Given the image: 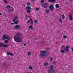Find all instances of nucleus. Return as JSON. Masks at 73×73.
Returning <instances> with one entry per match:
<instances>
[{
    "label": "nucleus",
    "mask_w": 73,
    "mask_h": 73,
    "mask_svg": "<svg viewBox=\"0 0 73 73\" xmlns=\"http://www.w3.org/2000/svg\"><path fill=\"white\" fill-rule=\"evenodd\" d=\"M5 39H7L5 41V42L6 44H7L8 42V40H10V37L8 36L4 35L2 37V39L3 40H5Z\"/></svg>",
    "instance_id": "f03ea898"
},
{
    "label": "nucleus",
    "mask_w": 73,
    "mask_h": 73,
    "mask_svg": "<svg viewBox=\"0 0 73 73\" xmlns=\"http://www.w3.org/2000/svg\"><path fill=\"white\" fill-rule=\"evenodd\" d=\"M69 17H72V16L71 15H69Z\"/></svg>",
    "instance_id": "09e8293b"
},
{
    "label": "nucleus",
    "mask_w": 73,
    "mask_h": 73,
    "mask_svg": "<svg viewBox=\"0 0 73 73\" xmlns=\"http://www.w3.org/2000/svg\"><path fill=\"white\" fill-rule=\"evenodd\" d=\"M36 40H37V38H36Z\"/></svg>",
    "instance_id": "13d9d810"
},
{
    "label": "nucleus",
    "mask_w": 73,
    "mask_h": 73,
    "mask_svg": "<svg viewBox=\"0 0 73 73\" xmlns=\"http://www.w3.org/2000/svg\"><path fill=\"white\" fill-rule=\"evenodd\" d=\"M0 15H1V13H0Z\"/></svg>",
    "instance_id": "5fc2aeb1"
},
{
    "label": "nucleus",
    "mask_w": 73,
    "mask_h": 73,
    "mask_svg": "<svg viewBox=\"0 0 73 73\" xmlns=\"http://www.w3.org/2000/svg\"><path fill=\"white\" fill-rule=\"evenodd\" d=\"M4 65H6V63H4L3 64Z\"/></svg>",
    "instance_id": "8fccbe9b"
},
{
    "label": "nucleus",
    "mask_w": 73,
    "mask_h": 73,
    "mask_svg": "<svg viewBox=\"0 0 73 73\" xmlns=\"http://www.w3.org/2000/svg\"><path fill=\"white\" fill-rule=\"evenodd\" d=\"M14 39L16 42H20L22 41L21 38H20V36H18L14 35Z\"/></svg>",
    "instance_id": "f257e3e1"
},
{
    "label": "nucleus",
    "mask_w": 73,
    "mask_h": 73,
    "mask_svg": "<svg viewBox=\"0 0 73 73\" xmlns=\"http://www.w3.org/2000/svg\"><path fill=\"white\" fill-rule=\"evenodd\" d=\"M28 17H29V18H31V17L29 16H28Z\"/></svg>",
    "instance_id": "864d4df0"
},
{
    "label": "nucleus",
    "mask_w": 73,
    "mask_h": 73,
    "mask_svg": "<svg viewBox=\"0 0 73 73\" xmlns=\"http://www.w3.org/2000/svg\"><path fill=\"white\" fill-rule=\"evenodd\" d=\"M49 8L51 11H53V5H51L49 6Z\"/></svg>",
    "instance_id": "6e6552de"
},
{
    "label": "nucleus",
    "mask_w": 73,
    "mask_h": 73,
    "mask_svg": "<svg viewBox=\"0 0 73 73\" xmlns=\"http://www.w3.org/2000/svg\"><path fill=\"white\" fill-rule=\"evenodd\" d=\"M69 19L70 20H73V18L72 17H70V18H69Z\"/></svg>",
    "instance_id": "c756f323"
},
{
    "label": "nucleus",
    "mask_w": 73,
    "mask_h": 73,
    "mask_svg": "<svg viewBox=\"0 0 73 73\" xmlns=\"http://www.w3.org/2000/svg\"><path fill=\"white\" fill-rule=\"evenodd\" d=\"M35 23H37V20H35Z\"/></svg>",
    "instance_id": "2f4dec72"
},
{
    "label": "nucleus",
    "mask_w": 73,
    "mask_h": 73,
    "mask_svg": "<svg viewBox=\"0 0 73 73\" xmlns=\"http://www.w3.org/2000/svg\"><path fill=\"white\" fill-rule=\"evenodd\" d=\"M13 24H14V23H11V25H13Z\"/></svg>",
    "instance_id": "3c124183"
},
{
    "label": "nucleus",
    "mask_w": 73,
    "mask_h": 73,
    "mask_svg": "<svg viewBox=\"0 0 73 73\" xmlns=\"http://www.w3.org/2000/svg\"><path fill=\"white\" fill-rule=\"evenodd\" d=\"M25 17L27 18V17H28V15H26L25 16Z\"/></svg>",
    "instance_id": "79ce46f5"
},
{
    "label": "nucleus",
    "mask_w": 73,
    "mask_h": 73,
    "mask_svg": "<svg viewBox=\"0 0 73 73\" xmlns=\"http://www.w3.org/2000/svg\"><path fill=\"white\" fill-rule=\"evenodd\" d=\"M59 22H60V23H62V19H61V18H59Z\"/></svg>",
    "instance_id": "412c9836"
},
{
    "label": "nucleus",
    "mask_w": 73,
    "mask_h": 73,
    "mask_svg": "<svg viewBox=\"0 0 73 73\" xmlns=\"http://www.w3.org/2000/svg\"><path fill=\"white\" fill-rule=\"evenodd\" d=\"M17 35H20V33H17Z\"/></svg>",
    "instance_id": "4c0bfd02"
},
{
    "label": "nucleus",
    "mask_w": 73,
    "mask_h": 73,
    "mask_svg": "<svg viewBox=\"0 0 73 73\" xmlns=\"http://www.w3.org/2000/svg\"><path fill=\"white\" fill-rule=\"evenodd\" d=\"M69 46H67L66 47V48L64 49L66 51V52H70V51L69 50Z\"/></svg>",
    "instance_id": "0eeeda50"
},
{
    "label": "nucleus",
    "mask_w": 73,
    "mask_h": 73,
    "mask_svg": "<svg viewBox=\"0 0 73 73\" xmlns=\"http://www.w3.org/2000/svg\"><path fill=\"white\" fill-rule=\"evenodd\" d=\"M10 7H11L10 5H8L7 6L6 8L7 9H9V8Z\"/></svg>",
    "instance_id": "5701e85b"
},
{
    "label": "nucleus",
    "mask_w": 73,
    "mask_h": 73,
    "mask_svg": "<svg viewBox=\"0 0 73 73\" xmlns=\"http://www.w3.org/2000/svg\"><path fill=\"white\" fill-rule=\"evenodd\" d=\"M3 47H6V48H8V45H6V44H5L3 46Z\"/></svg>",
    "instance_id": "dca6fc26"
},
{
    "label": "nucleus",
    "mask_w": 73,
    "mask_h": 73,
    "mask_svg": "<svg viewBox=\"0 0 73 73\" xmlns=\"http://www.w3.org/2000/svg\"><path fill=\"white\" fill-rule=\"evenodd\" d=\"M54 63H53L54 65H56V62H54Z\"/></svg>",
    "instance_id": "49530a36"
},
{
    "label": "nucleus",
    "mask_w": 73,
    "mask_h": 73,
    "mask_svg": "<svg viewBox=\"0 0 73 73\" xmlns=\"http://www.w3.org/2000/svg\"><path fill=\"white\" fill-rule=\"evenodd\" d=\"M7 54L8 56H9V55H10V53L9 52H7Z\"/></svg>",
    "instance_id": "c85d7f7f"
},
{
    "label": "nucleus",
    "mask_w": 73,
    "mask_h": 73,
    "mask_svg": "<svg viewBox=\"0 0 73 73\" xmlns=\"http://www.w3.org/2000/svg\"><path fill=\"white\" fill-rule=\"evenodd\" d=\"M48 72L49 73H54V70H53L49 69L48 70Z\"/></svg>",
    "instance_id": "9d476101"
},
{
    "label": "nucleus",
    "mask_w": 73,
    "mask_h": 73,
    "mask_svg": "<svg viewBox=\"0 0 73 73\" xmlns=\"http://www.w3.org/2000/svg\"><path fill=\"white\" fill-rule=\"evenodd\" d=\"M70 1L72 2V1H73V0H70Z\"/></svg>",
    "instance_id": "603ef678"
},
{
    "label": "nucleus",
    "mask_w": 73,
    "mask_h": 73,
    "mask_svg": "<svg viewBox=\"0 0 73 73\" xmlns=\"http://www.w3.org/2000/svg\"><path fill=\"white\" fill-rule=\"evenodd\" d=\"M30 20V21H31V22H32V21H33V20H32V19H30V20Z\"/></svg>",
    "instance_id": "c03bdc74"
},
{
    "label": "nucleus",
    "mask_w": 73,
    "mask_h": 73,
    "mask_svg": "<svg viewBox=\"0 0 73 73\" xmlns=\"http://www.w3.org/2000/svg\"><path fill=\"white\" fill-rule=\"evenodd\" d=\"M40 2L42 3H44V0H41L40 1Z\"/></svg>",
    "instance_id": "a878e982"
},
{
    "label": "nucleus",
    "mask_w": 73,
    "mask_h": 73,
    "mask_svg": "<svg viewBox=\"0 0 73 73\" xmlns=\"http://www.w3.org/2000/svg\"><path fill=\"white\" fill-rule=\"evenodd\" d=\"M13 22L15 24H17L19 21V19L17 17H14L13 19Z\"/></svg>",
    "instance_id": "7ed1b4c3"
},
{
    "label": "nucleus",
    "mask_w": 73,
    "mask_h": 73,
    "mask_svg": "<svg viewBox=\"0 0 73 73\" xmlns=\"http://www.w3.org/2000/svg\"><path fill=\"white\" fill-rule=\"evenodd\" d=\"M45 12L47 13H48L49 12V10L48 9L46 10Z\"/></svg>",
    "instance_id": "6ab92c4d"
},
{
    "label": "nucleus",
    "mask_w": 73,
    "mask_h": 73,
    "mask_svg": "<svg viewBox=\"0 0 73 73\" xmlns=\"http://www.w3.org/2000/svg\"><path fill=\"white\" fill-rule=\"evenodd\" d=\"M50 60V61H52V60H53V58H52V57H51Z\"/></svg>",
    "instance_id": "393cba45"
},
{
    "label": "nucleus",
    "mask_w": 73,
    "mask_h": 73,
    "mask_svg": "<svg viewBox=\"0 0 73 73\" xmlns=\"http://www.w3.org/2000/svg\"><path fill=\"white\" fill-rule=\"evenodd\" d=\"M20 25H17L13 27L15 29H20Z\"/></svg>",
    "instance_id": "39448f33"
},
{
    "label": "nucleus",
    "mask_w": 73,
    "mask_h": 73,
    "mask_svg": "<svg viewBox=\"0 0 73 73\" xmlns=\"http://www.w3.org/2000/svg\"><path fill=\"white\" fill-rule=\"evenodd\" d=\"M31 24V25H33V23L32 22H31L30 23Z\"/></svg>",
    "instance_id": "e433bc0d"
},
{
    "label": "nucleus",
    "mask_w": 73,
    "mask_h": 73,
    "mask_svg": "<svg viewBox=\"0 0 73 73\" xmlns=\"http://www.w3.org/2000/svg\"><path fill=\"white\" fill-rule=\"evenodd\" d=\"M62 19H65V16H64V15H62Z\"/></svg>",
    "instance_id": "4be33fe9"
},
{
    "label": "nucleus",
    "mask_w": 73,
    "mask_h": 73,
    "mask_svg": "<svg viewBox=\"0 0 73 73\" xmlns=\"http://www.w3.org/2000/svg\"><path fill=\"white\" fill-rule=\"evenodd\" d=\"M9 58V59H10V58L9 57V58Z\"/></svg>",
    "instance_id": "4d7b16f0"
},
{
    "label": "nucleus",
    "mask_w": 73,
    "mask_h": 73,
    "mask_svg": "<svg viewBox=\"0 0 73 73\" xmlns=\"http://www.w3.org/2000/svg\"><path fill=\"white\" fill-rule=\"evenodd\" d=\"M1 28V26H0V28Z\"/></svg>",
    "instance_id": "bf43d9fd"
},
{
    "label": "nucleus",
    "mask_w": 73,
    "mask_h": 73,
    "mask_svg": "<svg viewBox=\"0 0 73 73\" xmlns=\"http://www.w3.org/2000/svg\"><path fill=\"white\" fill-rule=\"evenodd\" d=\"M31 12V11L29 10H27V13H29V12Z\"/></svg>",
    "instance_id": "bb28decb"
},
{
    "label": "nucleus",
    "mask_w": 73,
    "mask_h": 73,
    "mask_svg": "<svg viewBox=\"0 0 73 73\" xmlns=\"http://www.w3.org/2000/svg\"><path fill=\"white\" fill-rule=\"evenodd\" d=\"M53 66L52 65H51V66H50L49 68V69L53 70Z\"/></svg>",
    "instance_id": "4468645a"
},
{
    "label": "nucleus",
    "mask_w": 73,
    "mask_h": 73,
    "mask_svg": "<svg viewBox=\"0 0 73 73\" xmlns=\"http://www.w3.org/2000/svg\"><path fill=\"white\" fill-rule=\"evenodd\" d=\"M26 45H27V44L25 43V44H24V46H26Z\"/></svg>",
    "instance_id": "58836bf2"
},
{
    "label": "nucleus",
    "mask_w": 73,
    "mask_h": 73,
    "mask_svg": "<svg viewBox=\"0 0 73 73\" xmlns=\"http://www.w3.org/2000/svg\"><path fill=\"white\" fill-rule=\"evenodd\" d=\"M31 9L32 8L31 7L29 6H28L26 8V10H31Z\"/></svg>",
    "instance_id": "1a4fd4ad"
},
{
    "label": "nucleus",
    "mask_w": 73,
    "mask_h": 73,
    "mask_svg": "<svg viewBox=\"0 0 73 73\" xmlns=\"http://www.w3.org/2000/svg\"><path fill=\"white\" fill-rule=\"evenodd\" d=\"M3 1L5 3H7V1L6 0H3Z\"/></svg>",
    "instance_id": "72a5a7b5"
},
{
    "label": "nucleus",
    "mask_w": 73,
    "mask_h": 73,
    "mask_svg": "<svg viewBox=\"0 0 73 73\" xmlns=\"http://www.w3.org/2000/svg\"><path fill=\"white\" fill-rule=\"evenodd\" d=\"M31 54V52H28V56H30Z\"/></svg>",
    "instance_id": "b1692460"
},
{
    "label": "nucleus",
    "mask_w": 73,
    "mask_h": 73,
    "mask_svg": "<svg viewBox=\"0 0 73 73\" xmlns=\"http://www.w3.org/2000/svg\"><path fill=\"white\" fill-rule=\"evenodd\" d=\"M29 22H30V21L29 20L27 21V23H29Z\"/></svg>",
    "instance_id": "37998d69"
},
{
    "label": "nucleus",
    "mask_w": 73,
    "mask_h": 73,
    "mask_svg": "<svg viewBox=\"0 0 73 73\" xmlns=\"http://www.w3.org/2000/svg\"><path fill=\"white\" fill-rule=\"evenodd\" d=\"M11 8L12 9H9L8 10L9 11V14H11L12 12L14 11V9L13 7H11Z\"/></svg>",
    "instance_id": "423d86ee"
},
{
    "label": "nucleus",
    "mask_w": 73,
    "mask_h": 73,
    "mask_svg": "<svg viewBox=\"0 0 73 73\" xmlns=\"http://www.w3.org/2000/svg\"><path fill=\"white\" fill-rule=\"evenodd\" d=\"M63 47H65V46H64V45H62L61 47V48H63Z\"/></svg>",
    "instance_id": "ea45409f"
},
{
    "label": "nucleus",
    "mask_w": 73,
    "mask_h": 73,
    "mask_svg": "<svg viewBox=\"0 0 73 73\" xmlns=\"http://www.w3.org/2000/svg\"><path fill=\"white\" fill-rule=\"evenodd\" d=\"M48 65V63H45L44 64V65L45 66H47Z\"/></svg>",
    "instance_id": "a211bd4d"
},
{
    "label": "nucleus",
    "mask_w": 73,
    "mask_h": 73,
    "mask_svg": "<svg viewBox=\"0 0 73 73\" xmlns=\"http://www.w3.org/2000/svg\"><path fill=\"white\" fill-rule=\"evenodd\" d=\"M39 10V8H38L37 7L36 8V11H38Z\"/></svg>",
    "instance_id": "473e14b6"
},
{
    "label": "nucleus",
    "mask_w": 73,
    "mask_h": 73,
    "mask_svg": "<svg viewBox=\"0 0 73 73\" xmlns=\"http://www.w3.org/2000/svg\"><path fill=\"white\" fill-rule=\"evenodd\" d=\"M27 5H28V6L30 5H31V3H27Z\"/></svg>",
    "instance_id": "cd10ccee"
},
{
    "label": "nucleus",
    "mask_w": 73,
    "mask_h": 73,
    "mask_svg": "<svg viewBox=\"0 0 73 73\" xmlns=\"http://www.w3.org/2000/svg\"><path fill=\"white\" fill-rule=\"evenodd\" d=\"M29 29H31V30H32V29H33V27L32 25H30L29 27Z\"/></svg>",
    "instance_id": "9b49d317"
},
{
    "label": "nucleus",
    "mask_w": 73,
    "mask_h": 73,
    "mask_svg": "<svg viewBox=\"0 0 73 73\" xmlns=\"http://www.w3.org/2000/svg\"><path fill=\"white\" fill-rule=\"evenodd\" d=\"M31 0L33 2H34L35 1V0Z\"/></svg>",
    "instance_id": "a18cd8bd"
},
{
    "label": "nucleus",
    "mask_w": 73,
    "mask_h": 73,
    "mask_svg": "<svg viewBox=\"0 0 73 73\" xmlns=\"http://www.w3.org/2000/svg\"><path fill=\"white\" fill-rule=\"evenodd\" d=\"M63 37L64 38H67V36H65V35H64L63 36Z\"/></svg>",
    "instance_id": "7c9ffc66"
},
{
    "label": "nucleus",
    "mask_w": 73,
    "mask_h": 73,
    "mask_svg": "<svg viewBox=\"0 0 73 73\" xmlns=\"http://www.w3.org/2000/svg\"><path fill=\"white\" fill-rule=\"evenodd\" d=\"M3 44L2 43H0V47H3Z\"/></svg>",
    "instance_id": "aec40b11"
},
{
    "label": "nucleus",
    "mask_w": 73,
    "mask_h": 73,
    "mask_svg": "<svg viewBox=\"0 0 73 73\" xmlns=\"http://www.w3.org/2000/svg\"><path fill=\"white\" fill-rule=\"evenodd\" d=\"M27 73H29V72H27Z\"/></svg>",
    "instance_id": "052dcab7"
},
{
    "label": "nucleus",
    "mask_w": 73,
    "mask_h": 73,
    "mask_svg": "<svg viewBox=\"0 0 73 73\" xmlns=\"http://www.w3.org/2000/svg\"><path fill=\"white\" fill-rule=\"evenodd\" d=\"M72 13H73V11H72Z\"/></svg>",
    "instance_id": "6e6d98bb"
},
{
    "label": "nucleus",
    "mask_w": 73,
    "mask_h": 73,
    "mask_svg": "<svg viewBox=\"0 0 73 73\" xmlns=\"http://www.w3.org/2000/svg\"><path fill=\"white\" fill-rule=\"evenodd\" d=\"M46 54H47V52H46L42 51H41L40 55L41 57H42L43 56H45Z\"/></svg>",
    "instance_id": "20e7f679"
},
{
    "label": "nucleus",
    "mask_w": 73,
    "mask_h": 73,
    "mask_svg": "<svg viewBox=\"0 0 73 73\" xmlns=\"http://www.w3.org/2000/svg\"><path fill=\"white\" fill-rule=\"evenodd\" d=\"M10 55L11 56H12V55H13V53L12 52H11L10 53Z\"/></svg>",
    "instance_id": "c9c22d12"
},
{
    "label": "nucleus",
    "mask_w": 73,
    "mask_h": 73,
    "mask_svg": "<svg viewBox=\"0 0 73 73\" xmlns=\"http://www.w3.org/2000/svg\"><path fill=\"white\" fill-rule=\"evenodd\" d=\"M29 68L30 69H32V67H31V66H29Z\"/></svg>",
    "instance_id": "f704fd0d"
},
{
    "label": "nucleus",
    "mask_w": 73,
    "mask_h": 73,
    "mask_svg": "<svg viewBox=\"0 0 73 73\" xmlns=\"http://www.w3.org/2000/svg\"><path fill=\"white\" fill-rule=\"evenodd\" d=\"M60 52L62 53H65V51L63 50H60Z\"/></svg>",
    "instance_id": "f3484780"
},
{
    "label": "nucleus",
    "mask_w": 73,
    "mask_h": 73,
    "mask_svg": "<svg viewBox=\"0 0 73 73\" xmlns=\"http://www.w3.org/2000/svg\"><path fill=\"white\" fill-rule=\"evenodd\" d=\"M42 6H43V7L44 8H46L48 7V6L47 5H42Z\"/></svg>",
    "instance_id": "2eb2a0df"
},
{
    "label": "nucleus",
    "mask_w": 73,
    "mask_h": 73,
    "mask_svg": "<svg viewBox=\"0 0 73 73\" xmlns=\"http://www.w3.org/2000/svg\"><path fill=\"white\" fill-rule=\"evenodd\" d=\"M55 1H56V0H48V1L50 2V3H52V2L54 3Z\"/></svg>",
    "instance_id": "f8f14e48"
},
{
    "label": "nucleus",
    "mask_w": 73,
    "mask_h": 73,
    "mask_svg": "<svg viewBox=\"0 0 73 73\" xmlns=\"http://www.w3.org/2000/svg\"><path fill=\"white\" fill-rule=\"evenodd\" d=\"M55 7H56V8H60V6L58 4H56L55 5Z\"/></svg>",
    "instance_id": "ddd939ff"
},
{
    "label": "nucleus",
    "mask_w": 73,
    "mask_h": 73,
    "mask_svg": "<svg viewBox=\"0 0 73 73\" xmlns=\"http://www.w3.org/2000/svg\"><path fill=\"white\" fill-rule=\"evenodd\" d=\"M44 5H47V4H46V3H44Z\"/></svg>",
    "instance_id": "a19ab883"
},
{
    "label": "nucleus",
    "mask_w": 73,
    "mask_h": 73,
    "mask_svg": "<svg viewBox=\"0 0 73 73\" xmlns=\"http://www.w3.org/2000/svg\"><path fill=\"white\" fill-rule=\"evenodd\" d=\"M72 52H73V47L72 48Z\"/></svg>",
    "instance_id": "de8ad7c7"
}]
</instances>
